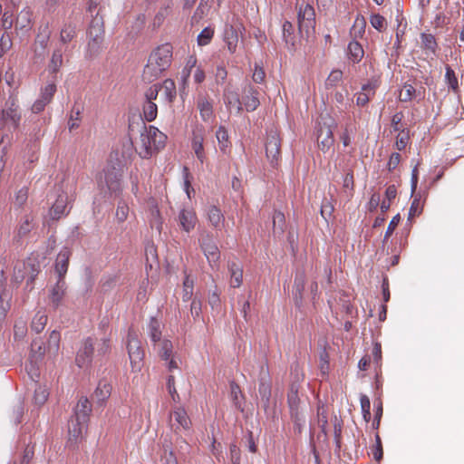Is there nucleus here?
I'll use <instances>...</instances> for the list:
<instances>
[{"instance_id": "obj_32", "label": "nucleus", "mask_w": 464, "mask_h": 464, "mask_svg": "<svg viewBox=\"0 0 464 464\" xmlns=\"http://www.w3.org/2000/svg\"><path fill=\"white\" fill-rule=\"evenodd\" d=\"M197 107L199 111L201 119L204 121H209L213 115L212 103L206 97H199L197 102Z\"/></svg>"}, {"instance_id": "obj_8", "label": "nucleus", "mask_w": 464, "mask_h": 464, "mask_svg": "<svg viewBox=\"0 0 464 464\" xmlns=\"http://www.w3.org/2000/svg\"><path fill=\"white\" fill-rule=\"evenodd\" d=\"M298 29L299 33L303 34L304 31L306 35H309L310 32H314L315 28V12L314 7L311 5L306 4L305 5H301L298 14Z\"/></svg>"}, {"instance_id": "obj_27", "label": "nucleus", "mask_w": 464, "mask_h": 464, "mask_svg": "<svg viewBox=\"0 0 464 464\" xmlns=\"http://www.w3.org/2000/svg\"><path fill=\"white\" fill-rule=\"evenodd\" d=\"M204 137L201 130L193 132L192 149L196 154L197 159L203 163L206 159V154L203 147Z\"/></svg>"}, {"instance_id": "obj_38", "label": "nucleus", "mask_w": 464, "mask_h": 464, "mask_svg": "<svg viewBox=\"0 0 464 464\" xmlns=\"http://www.w3.org/2000/svg\"><path fill=\"white\" fill-rule=\"evenodd\" d=\"M51 32L48 29V25H45L43 32L39 33L35 38V53L38 52V46L41 49L40 55L45 51L50 39Z\"/></svg>"}, {"instance_id": "obj_5", "label": "nucleus", "mask_w": 464, "mask_h": 464, "mask_svg": "<svg viewBox=\"0 0 464 464\" xmlns=\"http://www.w3.org/2000/svg\"><path fill=\"white\" fill-rule=\"evenodd\" d=\"M245 26L238 17H233L231 24H226L224 41L230 53H236L239 35L243 38Z\"/></svg>"}, {"instance_id": "obj_22", "label": "nucleus", "mask_w": 464, "mask_h": 464, "mask_svg": "<svg viewBox=\"0 0 464 464\" xmlns=\"http://www.w3.org/2000/svg\"><path fill=\"white\" fill-rule=\"evenodd\" d=\"M111 390L112 387L111 383L105 380H102L99 382L92 398L97 404L102 405L111 396Z\"/></svg>"}, {"instance_id": "obj_2", "label": "nucleus", "mask_w": 464, "mask_h": 464, "mask_svg": "<svg viewBox=\"0 0 464 464\" xmlns=\"http://www.w3.org/2000/svg\"><path fill=\"white\" fill-rule=\"evenodd\" d=\"M173 47L166 43L156 47L150 54L143 69L142 79L147 82L157 80L163 72L169 68L172 62Z\"/></svg>"}, {"instance_id": "obj_63", "label": "nucleus", "mask_w": 464, "mask_h": 464, "mask_svg": "<svg viewBox=\"0 0 464 464\" xmlns=\"http://www.w3.org/2000/svg\"><path fill=\"white\" fill-rule=\"evenodd\" d=\"M365 26L366 21L364 17L357 16L352 28V30L354 32V35L362 37L364 34Z\"/></svg>"}, {"instance_id": "obj_47", "label": "nucleus", "mask_w": 464, "mask_h": 464, "mask_svg": "<svg viewBox=\"0 0 464 464\" xmlns=\"http://www.w3.org/2000/svg\"><path fill=\"white\" fill-rule=\"evenodd\" d=\"M414 198H413V200L411 202V208H410V210H409V217H408V219H411L412 218L416 217V216H420L422 212V209H423V203H421V200H420V194L418 193V194H414L412 195Z\"/></svg>"}, {"instance_id": "obj_37", "label": "nucleus", "mask_w": 464, "mask_h": 464, "mask_svg": "<svg viewBox=\"0 0 464 464\" xmlns=\"http://www.w3.org/2000/svg\"><path fill=\"white\" fill-rule=\"evenodd\" d=\"M161 90H163V94L165 96L166 101L169 103H172L177 96L176 84L173 80L166 79L161 84Z\"/></svg>"}, {"instance_id": "obj_51", "label": "nucleus", "mask_w": 464, "mask_h": 464, "mask_svg": "<svg viewBox=\"0 0 464 464\" xmlns=\"http://www.w3.org/2000/svg\"><path fill=\"white\" fill-rule=\"evenodd\" d=\"M194 289V280L185 272V279L183 281L182 300L188 302L192 298Z\"/></svg>"}, {"instance_id": "obj_21", "label": "nucleus", "mask_w": 464, "mask_h": 464, "mask_svg": "<svg viewBox=\"0 0 464 464\" xmlns=\"http://www.w3.org/2000/svg\"><path fill=\"white\" fill-rule=\"evenodd\" d=\"M378 87L377 81L369 82L362 86V91L357 93L356 104L358 106H365L372 97L375 94V90Z\"/></svg>"}, {"instance_id": "obj_7", "label": "nucleus", "mask_w": 464, "mask_h": 464, "mask_svg": "<svg viewBox=\"0 0 464 464\" xmlns=\"http://www.w3.org/2000/svg\"><path fill=\"white\" fill-rule=\"evenodd\" d=\"M200 247L211 266H218L220 258V251L211 233L207 232L199 238Z\"/></svg>"}, {"instance_id": "obj_60", "label": "nucleus", "mask_w": 464, "mask_h": 464, "mask_svg": "<svg viewBox=\"0 0 464 464\" xmlns=\"http://www.w3.org/2000/svg\"><path fill=\"white\" fill-rule=\"evenodd\" d=\"M370 23L372 26L379 32H383L386 29L385 18L379 14H372L370 17Z\"/></svg>"}, {"instance_id": "obj_6", "label": "nucleus", "mask_w": 464, "mask_h": 464, "mask_svg": "<svg viewBox=\"0 0 464 464\" xmlns=\"http://www.w3.org/2000/svg\"><path fill=\"white\" fill-rule=\"evenodd\" d=\"M89 43L88 46L92 53H98L101 44L103 42L104 27L102 17L95 16L88 29Z\"/></svg>"}, {"instance_id": "obj_48", "label": "nucleus", "mask_w": 464, "mask_h": 464, "mask_svg": "<svg viewBox=\"0 0 464 464\" xmlns=\"http://www.w3.org/2000/svg\"><path fill=\"white\" fill-rule=\"evenodd\" d=\"M143 116L144 119L150 122L157 118L158 107L155 102H145L143 104Z\"/></svg>"}, {"instance_id": "obj_20", "label": "nucleus", "mask_w": 464, "mask_h": 464, "mask_svg": "<svg viewBox=\"0 0 464 464\" xmlns=\"http://www.w3.org/2000/svg\"><path fill=\"white\" fill-rule=\"evenodd\" d=\"M35 227L34 217L31 214L24 215L17 227L14 240L19 242L21 239L26 237L29 233Z\"/></svg>"}, {"instance_id": "obj_56", "label": "nucleus", "mask_w": 464, "mask_h": 464, "mask_svg": "<svg viewBox=\"0 0 464 464\" xmlns=\"http://www.w3.org/2000/svg\"><path fill=\"white\" fill-rule=\"evenodd\" d=\"M28 199V188L23 187L15 195L14 205L15 208H22Z\"/></svg>"}, {"instance_id": "obj_10", "label": "nucleus", "mask_w": 464, "mask_h": 464, "mask_svg": "<svg viewBox=\"0 0 464 464\" xmlns=\"http://www.w3.org/2000/svg\"><path fill=\"white\" fill-rule=\"evenodd\" d=\"M5 106L6 108L1 112L0 118L2 122L5 125H12L14 130L18 129L21 121V113L19 112L18 105L15 103L14 100H8Z\"/></svg>"}, {"instance_id": "obj_41", "label": "nucleus", "mask_w": 464, "mask_h": 464, "mask_svg": "<svg viewBox=\"0 0 464 464\" xmlns=\"http://www.w3.org/2000/svg\"><path fill=\"white\" fill-rule=\"evenodd\" d=\"M149 335L150 340L155 343L160 341L161 331L160 324L155 317H151L148 324Z\"/></svg>"}, {"instance_id": "obj_26", "label": "nucleus", "mask_w": 464, "mask_h": 464, "mask_svg": "<svg viewBox=\"0 0 464 464\" xmlns=\"http://www.w3.org/2000/svg\"><path fill=\"white\" fill-rule=\"evenodd\" d=\"M258 95L259 92L252 86L246 91V94L243 96V104L247 111H254L258 108L260 105Z\"/></svg>"}, {"instance_id": "obj_36", "label": "nucleus", "mask_w": 464, "mask_h": 464, "mask_svg": "<svg viewBox=\"0 0 464 464\" xmlns=\"http://www.w3.org/2000/svg\"><path fill=\"white\" fill-rule=\"evenodd\" d=\"M348 58L354 63H359L363 57L364 51L361 44L356 41H352L348 44Z\"/></svg>"}, {"instance_id": "obj_17", "label": "nucleus", "mask_w": 464, "mask_h": 464, "mask_svg": "<svg viewBox=\"0 0 464 464\" xmlns=\"http://www.w3.org/2000/svg\"><path fill=\"white\" fill-rule=\"evenodd\" d=\"M72 256V251L69 247L63 246L58 253L55 260V272L58 275V278H64L67 273L69 260Z\"/></svg>"}, {"instance_id": "obj_64", "label": "nucleus", "mask_w": 464, "mask_h": 464, "mask_svg": "<svg viewBox=\"0 0 464 464\" xmlns=\"http://www.w3.org/2000/svg\"><path fill=\"white\" fill-rule=\"evenodd\" d=\"M372 453L373 459L376 461H380L383 456L382 444L381 440V437L378 433L375 435V445L372 448Z\"/></svg>"}, {"instance_id": "obj_24", "label": "nucleus", "mask_w": 464, "mask_h": 464, "mask_svg": "<svg viewBox=\"0 0 464 464\" xmlns=\"http://www.w3.org/2000/svg\"><path fill=\"white\" fill-rule=\"evenodd\" d=\"M420 48L424 51V53L429 55H436L437 50L439 48L436 38L431 34L421 33L420 35Z\"/></svg>"}, {"instance_id": "obj_15", "label": "nucleus", "mask_w": 464, "mask_h": 464, "mask_svg": "<svg viewBox=\"0 0 464 464\" xmlns=\"http://www.w3.org/2000/svg\"><path fill=\"white\" fill-rule=\"evenodd\" d=\"M317 142L319 149L325 152L333 146L334 142L333 131L329 125L325 123L321 125L317 129Z\"/></svg>"}, {"instance_id": "obj_44", "label": "nucleus", "mask_w": 464, "mask_h": 464, "mask_svg": "<svg viewBox=\"0 0 464 464\" xmlns=\"http://www.w3.org/2000/svg\"><path fill=\"white\" fill-rule=\"evenodd\" d=\"M258 392L260 394L261 401L264 403V408L266 409L269 406L271 397L270 383L261 380L259 382Z\"/></svg>"}, {"instance_id": "obj_19", "label": "nucleus", "mask_w": 464, "mask_h": 464, "mask_svg": "<svg viewBox=\"0 0 464 464\" xmlns=\"http://www.w3.org/2000/svg\"><path fill=\"white\" fill-rule=\"evenodd\" d=\"M46 349L44 343L40 339H34L31 343L30 372L36 371L35 364L41 362L45 354Z\"/></svg>"}, {"instance_id": "obj_34", "label": "nucleus", "mask_w": 464, "mask_h": 464, "mask_svg": "<svg viewBox=\"0 0 464 464\" xmlns=\"http://www.w3.org/2000/svg\"><path fill=\"white\" fill-rule=\"evenodd\" d=\"M287 402L290 410V413L299 411L300 399L298 397V386L295 383H292L289 388L287 394Z\"/></svg>"}, {"instance_id": "obj_57", "label": "nucleus", "mask_w": 464, "mask_h": 464, "mask_svg": "<svg viewBox=\"0 0 464 464\" xmlns=\"http://www.w3.org/2000/svg\"><path fill=\"white\" fill-rule=\"evenodd\" d=\"M81 108L79 107H73L72 110V113L70 115V119L68 121V128L70 131H72L74 129H77L79 127V122L81 121Z\"/></svg>"}, {"instance_id": "obj_49", "label": "nucleus", "mask_w": 464, "mask_h": 464, "mask_svg": "<svg viewBox=\"0 0 464 464\" xmlns=\"http://www.w3.org/2000/svg\"><path fill=\"white\" fill-rule=\"evenodd\" d=\"M445 80L448 86L454 92H459V82L454 70L450 66L446 65Z\"/></svg>"}, {"instance_id": "obj_54", "label": "nucleus", "mask_w": 464, "mask_h": 464, "mask_svg": "<svg viewBox=\"0 0 464 464\" xmlns=\"http://www.w3.org/2000/svg\"><path fill=\"white\" fill-rule=\"evenodd\" d=\"M360 401H361L362 418L366 422H369L371 420V417H372L371 411H370V409H371L370 399L367 395L361 394Z\"/></svg>"}, {"instance_id": "obj_3", "label": "nucleus", "mask_w": 464, "mask_h": 464, "mask_svg": "<svg viewBox=\"0 0 464 464\" xmlns=\"http://www.w3.org/2000/svg\"><path fill=\"white\" fill-rule=\"evenodd\" d=\"M123 170L120 163L108 164L98 179V186L104 193L119 195L121 191Z\"/></svg>"}, {"instance_id": "obj_4", "label": "nucleus", "mask_w": 464, "mask_h": 464, "mask_svg": "<svg viewBox=\"0 0 464 464\" xmlns=\"http://www.w3.org/2000/svg\"><path fill=\"white\" fill-rule=\"evenodd\" d=\"M127 349L132 370L140 371L145 353L140 340L132 329H129Z\"/></svg>"}, {"instance_id": "obj_12", "label": "nucleus", "mask_w": 464, "mask_h": 464, "mask_svg": "<svg viewBox=\"0 0 464 464\" xmlns=\"http://www.w3.org/2000/svg\"><path fill=\"white\" fill-rule=\"evenodd\" d=\"M88 423H82V421L72 418L68 424L69 439L67 447L75 450L78 447V442L82 437V432L87 429Z\"/></svg>"}, {"instance_id": "obj_35", "label": "nucleus", "mask_w": 464, "mask_h": 464, "mask_svg": "<svg viewBox=\"0 0 464 464\" xmlns=\"http://www.w3.org/2000/svg\"><path fill=\"white\" fill-rule=\"evenodd\" d=\"M76 36V24L71 21L65 23L60 33V41L66 44Z\"/></svg>"}, {"instance_id": "obj_1", "label": "nucleus", "mask_w": 464, "mask_h": 464, "mask_svg": "<svg viewBox=\"0 0 464 464\" xmlns=\"http://www.w3.org/2000/svg\"><path fill=\"white\" fill-rule=\"evenodd\" d=\"M111 350V340L110 334L103 336H89L82 340L79 348L75 362L80 368L89 366L93 360L101 362Z\"/></svg>"}, {"instance_id": "obj_50", "label": "nucleus", "mask_w": 464, "mask_h": 464, "mask_svg": "<svg viewBox=\"0 0 464 464\" xmlns=\"http://www.w3.org/2000/svg\"><path fill=\"white\" fill-rule=\"evenodd\" d=\"M285 215L280 211H275L273 215V231L274 234H282L285 229Z\"/></svg>"}, {"instance_id": "obj_30", "label": "nucleus", "mask_w": 464, "mask_h": 464, "mask_svg": "<svg viewBox=\"0 0 464 464\" xmlns=\"http://www.w3.org/2000/svg\"><path fill=\"white\" fill-rule=\"evenodd\" d=\"M224 102L228 108L235 107L237 113L243 111L242 102L237 92L226 89L224 92Z\"/></svg>"}, {"instance_id": "obj_45", "label": "nucleus", "mask_w": 464, "mask_h": 464, "mask_svg": "<svg viewBox=\"0 0 464 464\" xmlns=\"http://www.w3.org/2000/svg\"><path fill=\"white\" fill-rule=\"evenodd\" d=\"M63 65V52L61 49H55L53 53L50 63L48 65L51 73H56Z\"/></svg>"}, {"instance_id": "obj_53", "label": "nucleus", "mask_w": 464, "mask_h": 464, "mask_svg": "<svg viewBox=\"0 0 464 464\" xmlns=\"http://www.w3.org/2000/svg\"><path fill=\"white\" fill-rule=\"evenodd\" d=\"M415 93V88L411 84L405 83L400 92L399 100L402 102H411Z\"/></svg>"}, {"instance_id": "obj_9", "label": "nucleus", "mask_w": 464, "mask_h": 464, "mask_svg": "<svg viewBox=\"0 0 464 464\" xmlns=\"http://www.w3.org/2000/svg\"><path fill=\"white\" fill-rule=\"evenodd\" d=\"M281 140L276 130H271L266 141V155L273 166L277 165L280 158Z\"/></svg>"}, {"instance_id": "obj_58", "label": "nucleus", "mask_w": 464, "mask_h": 464, "mask_svg": "<svg viewBox=\"0 0 464 464\" xmlns=\"http://www.w3.org/2000/svg\"><path fill=\"white\" fill-rule=\"evenodd\" d=\"M214 35V30L210 27L204 28L198 35V45H207L210 43Z\"/></svg>"}, {"instance_id": "obj_40", "label": "nucleus", "mask_w": 464, "mask_h": 464, "mask_svg": "<svg viewBox=\"0 0 464 464\" xmlns=\"http://www.w3.org/2000/svg\"><path fill=\"white\" fill-rule=\"evenodd\" d=\"M48 317L44 312H37L31 323V330L36 334H40L45 327Z\"/></svg>"}, {"instance_id": "obj_13", "label": "nucleus", "mask_w": 464, "mask_h": 464, "mask_svg": "<svg viewBox=\"0 0 464 464\" xmlns=\"http://www.w3.org/2000/svg\"><path fill=\"white\" fill-rule=\"evenodd\" d=\"M67 293V285L64 278H58L56 284L52 286L49 293V303L56 310L63 302Z\"/></svg>"}, {"instance_id": "obj_39", "label": "nucleus", "mask_w": 464, "mask_h": 464, "mask_svg": "<svg viewBox=\"0 0 464 464\" xmlns=\"http://www.w3.org/2000/svg\"><path fill=\"white\" fill-rule=\"evenodd\" d=\"M171 416L174 417L176 422L179 424V427H182L184 430L189 429L191 421L186 411L183 408L175 409L172 411Z\"/></svg>"}, {"instance_id": "obj_62", "label": "nucleus", "mask_w": 464, "mask_h": 464, "mask_svg": "<svg viewBox=\"0 0 464 464\" xmlns=\"http://www.w3.org/2000/svg\"><path fill=\"white\" fill-rule=\"evenodd\" d=\"M48 392L45 388L38 386L34 390V401L37 405H43L48 399Z\"/></svg>"}, {"instance_id": "obj_31", "label": "nucleus", "mask_w": 464, "mask_h": 464, "mask_svg": "<svg viewBox=\"0 0 464 464\" xmlns=\"http://www.w3.org/2000/svg\"><path fill=\"white\" fill-rule=\"evenodd\" d=\"M228 270L230 273V285L232 287H239L243 281V269L236 262L228 263Z\"/></svg>"}, {"instance_id": "obj_59", "label": "nucleus", "mask_w": 464, "mask_h": 464, "mask_svg": "<svg viewBox=\"0 0 464 464\" xmlns=\"http://www.w3.org/2000/svg\"><path fill=\"white\" fill-rule=\"evenodd\" d=\"M24 269L26 273L29 274V277L27 279V285L33 284L35 277L38 276L40 272V266L39 264H23Z\"/></svg>"}, {"instance_id": "obj_55", "label": "nucleus", "mask_w": 464, "mask_h": 464, "mask_svg": "<svg viewBox=\"0 0 464 464\" xmlns=\"http://www.w3.org/2000/svg\"><path fill=\"white\" fill-rule=\"evenodd\" d=\"M118 281V276L114 275H108L103 276L100 281V285L102 292H108L112 289Z\"/></svg>"}, {"instance_id": "obj_29", "label": "nucleus", "mask_w": 464, "mask_h": 464, "mask_svg": "<svg viewBox=\"0 0 464 464\" xmlns=\"http://www.w3.org/2000/svg\"><path fill=\"white\" fill-rule=\"evenodd\" d=\"M173 3L171 1L165 2L156 14L153 19V26L160 27L172 13Z\"/></svg>"}, {"instance_id": "obj_11", "label": "nucleus", "mask_w": 464, "mask_h": 464, "mask_svg": "<svg viewBox=\"0 0 464 464\" xmlns=\"http://www.w3.org/2000/svg\"><path fill=\"white\" fill-rule=\"evenodd\" d=\"M152 133L150 132V126L147 127L144 121L141 120V130H140V150L136 149L139 155L142 159H149L155 151L152 143Z\"/></svg>"}, {"instance_id": "obj_18", "label": "nucleus", "mask_w": 464, "mask_h": 464, "mask_svg": "<svg viewBox=\"0 0 464 464\" xmlns=\"http://www.w3.org/2000/svg\"><path fill=\"white\" fill-rule=\"evenodd\" d=\"M74 414L72 418L76 419L82 423H88L92 412V403L87 397H81L74 407Z\"/></svg>"}, {"instance_id": "obj_23", "label": "nucleus", "mask_w": 464, "mask_h": 464, "mask_svg": "<svg viewBox=\"0 0 464 464\" xmlns=\"http://www.w3.org/2000/svg\"><path fill=\"white\" fill-rule=\"evenodd\" d=\"M197 221L198 218L193 210L182 209L179 214V226L188 233L194 229Z\"/></svg>"}, {"instance_id": "obj_61", "label": "nucleus", "mask_w": 464, "mask_h": 464, "mask_svg": "<svg viewBox=\"0 0 464 464\" xmlns=\"http://www.w3.org/2000/svg\"><path fill=\"white\" fill-rule=\"evenodd\" d=\"M343 79V72L341 70H334L329 74L328 78L325 81V87H334L336 86Z\"/></svg>"}, {"instance_id": "obj_46", "label": "nucleus", "mask_w": 464, "mask_h": 464, "mask_svg": "<svg viewBox=\"0 0 464 464\" xmlns=\"http://www.w3.org/2000/svg\"><path fill=\"white\" fill-rule=\"evenodd\" d=\"M334 211V206L333 204L332 198H324L322 204H321L320 213H321V216L323 217V218L326 222H328L329 219H331V218L333 217Z\"/></svg>"}, {"instance_id": "obj_42", "label": "nucleus", "mask_w": 464, "mask_h": 464, "mask_svg": "<svg viewBox=\"0 0 464 464\" xmlns=\"http://www.w3.org/2000/svg\"><path fill=\"white\" fill-rule=\"evenodd\" d=\"M150 132L153 135L152 143L154 150L155 151H158L165 146L167 137L154 126H150Z\"/></svg>"}, {"instance_id": "obj_33", "label": "nucleus", "mask_w": 464, "mask_h": 464, "mask_svg": "<svg viewBox=\"0 0 464 464\" xmlns=\"http://www.w3.org/2000/svg\"><path fill=\"white\" fill-rule=\"evenodd\" d=\"M33 13L30 8H24L16 17V28L29 30L31 28Z\"/></svg>"}, {"instance_id": "obj_52", "label": "nucleus", "mask_w": 464, "mask_h": 464, "mask_svg": "<svg viewBox=\"0 0 464 464\" xmlns=\"http://www.w3.org/2000/svg\"><path fill=\"white\" fill-rule=\"evenodd\" d=\"M173 344L169 340H163L160 343V348L159 350V356L163 361H169L170 357L173 356Z\"/></svg>"}, {"instance_id": "obj_28", "label": "nucleus", "mask_w": 464, "mask_h": 464, "mask_svg": "<svg viewBox=\"0 0 464 464\" xmlns=\"http://www.w3.org/2000/svg\"><path fill=\"white\" fill-rule=\"evenodd\" d=\"M208 219L216 229H221L225 221L221 210L214 205L209 206L208 209Z\"/></svg>"}, {"instance_id": "obj_14", "label": "nucleus", "mask_w": 464, "mask_h": 464, "mask_svg": "<svg viewBox=\"0 0 464 464\" xmlns=\"http://www.w3.org/2000/svg\"><path fill=\"white\" fill-rule=\"evenodd\" d=\"M306 276L304 270H297L293 286V298L295 306L301 308L304 302V291L305 288Z\"/></svg>"}, {"instance_id": "obj_43", "label": "nucleus", "mask_w": 464, "mask_h": 464, "mask_svg": "<svg viewBox=\"0 0 464 464\" xmlns=\"http://www.w3.org/2000/svg\"><path fill=\"white\" fill-rule=\"evenodd\" d=\"M216 137L218 141L219 149L222 152L226 153L227 150L230 146V141L228 140V133L225 127L219 126L217 132Z\"/></svg>"}, {"instance_id": "obj_25", "label": "nucleus", "mask_w": 464, "mask_h": 464, "mask_svg": "<svg viewBox=\"0 0 464 464\" xmlns=\"http://www.w3.org/2000/svg\"><path fill=\"white\" fill-rule=\"evenodd\" d=\"M283 39L285 45L290 50H295L297 43V35L295 33V27L289 21H285L282 25Z\"/></svg>"}, {"instance_id": "obj_16", "label": "nucleus", "mask_w": 464, "mask_h": 464, "mask_svg": "<svg viewBox=\"0 0 464 464\" xmlns=\"http://www.w3.org/2000/svg\"><path fill=\"white\" fill-rule=\"evenodd\" d=\"M68 195L62 191L57 195L55 202L50 208V217L53 220H58L62 217L66 216L69 213L67 210Z\"/></svg>"}]
</instances>
